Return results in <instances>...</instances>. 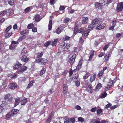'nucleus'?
<instances>
[{"label":"nucleus","mask_w":123,"mask_h":123,"mask_svg":"<svg viewBox=\"0 0 123 123\" xmlns=\"http://www.w3.org/2000/svg\"><path fill=\"white\" fill-rule=\"evenodd\" d=\"M100 119L98 118L91 119L90 123H108L107 121L105 120H102L101 122L100 121Z\"/></svg>","instance_id":"nucleus-4"},{"label":"nucleus","mask_w":123,"mask_h":123,"mask_svg":"<svg viewBox=\"0 0 123 123\" xmlns=\"http://www.w3.org/2000/svg\"><path fill=\"white\" fill-rule=\"evenodd\" d=\"M43 55V53L42 52L38 53L37 54V57L38 58H40Z\"/></svg>","instance_id":"nucleus-41"},{"label":"nucleus","mask_w":123,"mask_h":123,"mask_svg":"<svg viewBox=\"0 0 123 123\" xmlns=\"http://www.w3.org/2000/svg\"><path fill=\"white\" fill-rule=\"evenodd\" d=\"M94 27V25L92 24H91L89 25L88 29H87L85 28H82L79 30L78 25L76 23L75 24V26L74 28V33L75 35L78 32L81 33L82 34V35L83 36L86 37L87 36L88 33H89L90 30L92 29Z\"/></svg>","instance_id":"nucleus-1"},{"label":"nucleus","mask_w":123,"mask_h":123,"mask_svg":"<svg viewBox=\"0 0 123 123\" xmlns=\"http://www.w3.org/2000/svg\"><path fill=\"white\" fill-rule=\"evenodd\" d=\"M27 99L24 98L21 102V104L22 105H24L27 102Z\"/></svg>","instance_id":"nucleus-24"},{"label":"nucleus","mask_w":123,"mask_h":123,"mask_svg":"<svg viewBox=\"0 0 123 123\" xmlns=\"http://www.w3.org/2000/svg\"><path fill=\"white\" fill-rule=\"evenodd\" d=\"M6 13V12L5 11H3L0 12V17L4 16Z\"/></svg>","instance_id":"nucleus-40"},{"label":"nucleus","mask_w":123,"mask_h":123,"mask_svg":"<svg viewBox=\"0 0 123 123\" xmlns=\"http://www.w3.org/2000/svg\"><path fill=\"white\" fill-rule=\"evenodd\" d=\"M19 111V110L18 109H14L11 112L12 113V116H14V115L17 114Z\"/></svg>","instance_id":"nucleus-22"},{"label":"nucleus","mask_w":123,"mask_h":123,"mask_svg":"<svg viewBox=\"0 0 123 123\" xmlns=\"http://www.w3.org/2000/svg\"><path fill=\"white\" fill-rule=\"evenodd\" d=\"M17 76L16 74H11V78H15L17 77Z\"/></svg>","instance_id":"nucleus-56"},{"label":"nucleus","mask_w":123,"mask_h":123,"mask_svg":"<svg viewBox=\"0 0 123 123\" xmlns=\"http://www.w3.org/2000/svg\"><path fill=\"white\" fill-rule=\"evenodd\" d=\"M22 66V65L21 64L18 63H17L16 64H15L14 65V67L15 68H19L20 67H21Z\"/></svg>","instance_id":"nucleus-30"},{"label":"nucleus","mask_w":123,"mask_h":123,"mask_svg":"<svg viewBox=\"0 0 123 123\" xmlns=\"http://www.w3.org/2000/svg\"><path fill=\"white\" fill-rule=\"evenodd\" d=\"M79 77V75L78 74H75L74 76L73 77V80H74V79H76V80H78Z\"/></svg>","instance_id":"nucleus-45"},{"label":"nucleus","mask_w":123,"mask_h":123,"mask_svg":"<svg viewBox=\"0 0 123 123\" xmlns=\"http://www.w3.org/2000/svg\"><path fill=\"white\" fill-rule=\"evenodd\" d=\"M20 98H16L15 99L14 104V106H16L18 105L20 102Z\"/></svg>","instance_id":"nucleus-15"},{"label":"nucleus","mask_w":123,"mask_h":123,"mask_svg":"<svg viewBox=\"0 0 123 123\" xmlns=\"http://www.w3.org/2000/svg\"><path fill=\"white\" fill-rule=\"evenodd\" d=\"M20 59L22 62H26L29 60V58H27L24 55Z\"/></svg>","instance_id":"nucleus-13"},{"label":"nucleus","mask_w":123,"mask_h":123,"mask_svg":"<svg viewBox=\"0 0 123 123\" xmlns=\"http://www.w3.org/2000/svg\"><path fill=\"white\" fill-rule=\"evenodd\" d=\"M46 71V69L45 68H43V69L41 70L40 72L41 74L42 75L43 74H44Z\"/></svg>","instance_id":"nucleus-50"},{"label":"nucleus","mask_w":123,"mask_h":123,"mask_svg":"<svg viewBox=\"0 0 123 123\" xmlns=\"http://www.w3.org/2000/svg\"><path fill=\"white\" fill-rule=\"evenodd\" d=\"M3 109V105L1 104L0 105V113L1 112L2 110Z\"/></svg>","instance_id":"nucleus-60"},{"label":"nucleus","mask_w":123,"mask_h":123,"mask_svg":"<svg viewBox=\"0 0 123 123\" xmlns=\"http://www.w3.org/2000/svg\"><path fill=\"white\" fill-rule=\"evenodd\" d=\"M70 39V37L68 36H66L65 37H64L63 39L65 41H67L68 40Z\"/></svg>","instance_id":"nucleus-49"},{"label":"nucleus","mask_w":123,"mask_h":123,"mask_svg":"<svg viewBox=\"0 0 123 123\" xmlns=\"http://www.w3.org/2000/svg\"><path fill=\"white\" fill-rule=\"evenodd\" d=\"M89 82L87 81L86 82L85 85H87L86 86V90L89 93H92L93 91V89L92 87L91 84H90Z\"/></svg>","instance_id":"nucleus-3"},{"label":"nucleus","mask_w":123,"mask_h":123,"mask_svg":"<svg viewBox=\"0 0 123 123\" xmlns=\"http://www.w3.org/2000/svg\"><path fill=\"white\" fill-rule=\"evenodd\" d=\"M16 46V44H12L10 45L9 46L10 49L11 50H13Z\"/></svg>","instance_id":"nucleus-32"},{"label":"nucleus","mask_w":123,"mask_h":123,"mask_svg":"<svg viewBox=\"0 0 123 123\" xmlns=\"http://www.w3.org/2000/svg\"><path fill=\"white\" fill-rule=\"evenodd\" d=\"M107 94L106 92H104L101 94L99 98H103L107 96Z\"/></svg>","instance_id":"nucleus-18"},{"label":"nucleus","mask_w":123,"mask_h":123,"mask_svg":"<svg viewBox=\"0 0 123 123\" xmlns=\"http://www.w3.org/2000/svg\"><path fill=\"white\" fill-rule=\"evenodd\" d=\"M70 46V45L69 44L63 43L62 45L59 46L58 49L61 51L62 50L66 51L68 49Z\"/></svg>","instance_id":"nucleus-2"},{"label":"nucleus","mask_w":123,"mask_h":123,"mask_svg":"<svg viewBox=\"0 0 123 123\" xmlns=\"http://www.w3.org/2000/svg\"><path fill=\"white\" fill-rule=\"evenodd\" d=\"M69 76H71L73 74V72L72 70V69H71L69 70Z\"/></svg>","instance_id":"nucleus-58"},{"label":"nucleus","mask_w":123,"mask_h":123,"mask_svg":"<svg viewBox=\"0 0 123 123\" xmlns=\"http://www.w3.org/2000/svg\"><path fill=\"white\" fill-rule=\"evenodd\" d=\"M90 74L89 73H87L83 76V78L84 79H86L88 78V76L90 75Z\"/></svg>","instance_id":"nucleus-44"},{"label":"nucleus","mask_w":123,"mask_h":123,"mask_svg":"<svg viewBox=\"0 0 123 123\" xmlns=\"http://www.w3.org/2000/svg\"><path fill=\"white\" fill-rule=\"evenodd\" d=\"M80 43H83L84 42L83 39L82 38V37H80L79 40Z\"/></svg>","instance_id":"nucleus-62"},{"label":"nucleus","mask_w":123,"mask_h":123,"mask_svg":"<svg viewBox=\"0 0 123 123\" xmlns=\"http://www.w3.org/2000/svg\"><path fill=\"white\" fill-rule=\"evenodd\" d=\"M32 31L33 32H35L37 31V29L36 27H34L32 29Z\"/></svg>","instance_id":"nucleus-63"},{"label":"nucleus","mask_w":123,"mask_h":123,"mask_svg":"<svg viewBox=\"0 0 123 123\" xmlns=\"http://www.w3.org/2000/svg\"><path fill=\"white\" fill-rule=\"evenodd\" d=\"M116 21L115 20H113L112 21V26L109 28L110 30H112L114 29L116 25Z\"/></svg>","instance_id":"nucleus-17"},{"label":"nucleus","mask_w":123,"mask_h":123,"mask_svg":"<svg viewBox=\"0 0 123 123\" xmlns=\"http://www.w3.org/2000/svg\"><path fill=\"white\" fill-rule=\"evenodd\" d=\"M102 112V110L101 109H99L97 111V114L99 115Z\"/></svg>","instance_id":"nucleus-47"},{"label":"nucleus","mask_w":123,"mask_h":123,"mask_svg":"<svg viewBox=\"0 0 123 123\" xmlns=\"http://www.w3.org/2000/svg\"><path fill=\"white\" fill-rule=\"evenodd\" d=\"M51 41H48L45 43L44 45V47H48L51 44Z\"/></svg>","instance_id":"nucleus-33"},{"label":"nucleus","mask_w":123,"mask_h":123,"mask_svg":"<svg viewBox=\"0 0 123 123\" xmlns=\"http://www.w3.org/2000/svg\"><path fill=\"white\" fill-rule=\"evenodd\" d=\"M75 119L73 118H71L69 120V123H74L75 122Z\"/></svg>","instance_id":"nucleus-39"},{"label":"nucleus","mask_w":123,"mask_h":123,"mask_svg":"<svg viewBox=\"0 0 123 123\" xmlns=\"http://www.w3.org/2000/svg\"><path fill=\"white\" fill-rule=\"evenodd\" d=\"M69 20V19L68 18H66L64 19V21L65 23L68 22Z\"/></svg>","instance_id":"nucleus-55"},{"label":"nucleus","mask_w":123,"mask_h":123,"mask_svg":"<svg viewBox=\"0 0 123 123\" xmlns=\"http://www.w3.org/2000/svg\"><path fill=\"white\" fill-rule=\"evenodd\" d=\"M34 27L33 24L32 23L29 24L27 26V28L28 29H31Z\"/></svg>","instance_id":"nucleus-42"},{"label":"nucleus","mask_w":123,"mask_h":123,"mask_svg":"<svg viewBox=\"0 0 123 123\" xmlns=\"http://www.w3.org/2000/svg\"><path fill=\"white\" fill-rule=\"evenodd\" d=\"M105 4H103L102 3H100L97 2L95 3V6L97 9H101L102 8V6H104Z\"/></svg>","instance_id":"nucleus-7"},{"label":"nucleus","mask_w":123,"mask_h":123,"mask_svg":"<svg viewBox=\"0 0 123 123\" xmlns=\"http://www.w3.org/2000/svg\"><path fill=\"white\" fill-rule=\"evenodd\" d=\"M102 85L101 84L99 83L96 86L95 90L96 91H98V90L100 89L102 87Z\"/></svg>","instance_id":"nucleus-25"},{"label":"nucleus","mask_w":123,"mask_h":123,"mask_svg":"<svg viewBox=\"0 0 123 123\" xmlns=\"http://www.w3.org/2000/svg\"><path fill=\"white\" fill-rule=\"evenodd\" d=\"M16 0H8L9 4L11 6L13 5Z\"/></svg>","instance_id":"nucleus-34"},{"label":"nucleus","mask_w":123,"mask_h":123,"mask_svg":"<svg viewBox=\"0 0 123 123\" xmlns=\"http://www.w3.org/2000/svg\"><path fill=\"white\" fill-rule=\"evenodd\" d=\"M123 9V3L119 2L117 5L116 10L117 12L121 11Z\"/></svg>","instance_id":"nucleus-5"},{"label":"nucleus","mask_w":123,"mask_h":123,"mask_svg":"<svg viewBox=\"0 0 123 123\" xmlns=\"http://www.w3.org/2000/svg\"><path fill=\"white\" fill-rule=\"evenodd\" d=\"M12 28L11 25L9 26L6 28L5 31V32H8Z\"/></svg>","instance_id":"nucleus-43"},{"label":"nucleus","mask_w":123,"mask_h":123,"mask_svg":"<svg viewBox=\"0 0 123 123\" xmlns=\"http://www.w3.org/2000/svg\"><path fill=\"white\" fill-rule=\"evenodd\" d=\"M65 9V7L64 6H60L59 8L60 10L61 11L64 10Z\"/></svg>","instance_id":"nucleus-57"},{"label":"nucleus","mask_w":123,"mask_h":123,"mask_svg":"<svg viewBox=\"0 0 123 123\" xmlns=\"http://www.w3.org/2000/svg\"><path fill=\"white\" fill-rule=\"evenodd\" d=\"M78 120L79 121L82 122L84 121V119L82 117H80L78 118Z\"/></svg>","instance_id":"nucleus-48"},{"label":"nucleus","mask_w":123,"mask_h":123,"mask_svg":"<svg viewBox=\"0 0 123 123\" xmlns=\"http://www.w3.org/2000/svg\"><path fill=\"white\" fill-rule=\"evenodd\" d=\"M118 107V105H113V106H112L110 108L112 110H113V109H115L117 107Z\"/></svg>","instance_id":"nucleus-54"},{"label":"nucleus","mask_w":123,"mask_h":123,"mask_svg":"<svg viewBox=\"0 0 123 123\" xmlns=\"http://www.w3.org/2000/svg\"><path fill=\"white\" fill-rule=\"evenodd\" d=\"M34 83V81H31L28 84L27 88H30L33 85V84Z\"/></svg>","instance_id":"nucleus-36"},{"label":"nucleus","mask_w":123,"mask_h":123,"mask_svg":"<svg viewBox=\"0 0 123 123\" xmlns=\"http://www.w3.org/2000/svg\"><path fill=\"white\" fill-rule=\"evenodd\" d=\"M92 23L93 25H95L98 23H100L99 20L97 18H95L92 21Z\"/></svg>","instance_id":"nucleus-20"},{"label":"nucleus","mask_w":123,"mask_h":123,"mask_svg":"<svg viewBox=\"0 0 123 123\" xmlns=\"http://www.w3.org/2000/svg\"><path fill=\"white\" fill-rule=\"evenodd\" d=\"M95 75V74H93L91 75L90 79V82L92 83L95 80L96 78Z\"/></svg>","instance_id":"nucleus-21"},{"label":"nucleus","mask_w":123,"mask_h":123,"mask_svg":"<svg viewBox=\"0 0 123 123\" xmlns=\"http://www.w3.org/2000/svg\"><path fill=\"white\" fill-rule=\"evenodd\" d=\"M111 104H109L107 105H106L105 106V109H106L107 108H108V107H109L110 106H111Z\"/></svg>","instance_id":"nucleus-59"},{"label":"nucleus","mask_w":123,"mask_h":123,"mask_svg":"<svg viewBox=\"0 0 123 123\" xmlns=\"http://www.w3.org/2000/svg\"><path fill=\"white\" fill-rule=\"evenodd\" d=\"M90 55L88 59V60L89 61H91V60L92 59V58L94 54V51L93 50H91L90 51Z\"/></svg>","instance_id":"nucleus-23"},{"label":"nucleus","mask_w":123,"mask_h":123,"mask_svg":"<svg viewBox=\"0 0 123 123\" xmlns=\"http://www.w3.org/2000/svg\"><path fill=\"white\" fill-rule=\"evenodd\" d=\"M113 81L111 80H110L107 84V86H109V87L110 88L113 85Z\"/></svg>","instance_id":"nucleus-27"},{"label":"nucleus","mask_w":123,"mask_h":123,"mask_svg":"<svg viewBox=\"0 0 123 123\" xmlns=\"http://www.w3.org/2000/svg\"><path fill=\"white\" fill-rule=\"evenodd\" d=\"M62 27L61 26H60L58 27L56 29L55 31V32L56 33L59 34L62 32Z\"/></svg>","instance_id":"nucleus-19"},{"label":"nucleus","mask_w":123,"mask_h":123,"mask_svg":"<svg viewBox=\"0 0 123 123\" xmlns=\"http://www.w3.org/2000/svg\"><path fill=\"white\" fill-rule=\"evenodd\" d=\"M32 9V7H29L26 8L25 10V12L26 13L30 12Z\"/></svg>","instance_id":"nucleus-28"},{"label":"nucleus","mask_w":123,"mask_h":123,"mask_svg":"<svg viewBox=\"0 0 123 123\" xmlns=\"http://www.w3.org/2000/svg\"><path fill=\"white\" fill-rule=\"evenodd\" d=\"M12 34V33L11 32H9L8 33H7L6 34H5V36L7 38L9 37H10Z\"/></svg>","instance_id":"nucleus-38"},{"label":"nucleus","mask_w":123,"mask_h":123,"mask_svg":"<svg viewBox=\"0 0 123 123\" xmlns=\"http://www.w3.org/2000/svg\"><path fill=\"white\" fill-rule=\"evenodd\" d=\"M12 113L11 112H10L9 113L7 114L6 116V118L7 119L8 118H9L10 117H12L13 116H12Z\"/></svg>","instance_id":"nucleus-37"},{"label":"nucleus","mask_w":123,"mask_h":123,"mask_svg":"<svg viewBox=\"0 0 123 123\" xmlns=\"http://www.w3.org/2000/svg\"><path fill=\"white\" fill-rule=\"evenodd\" d=\"M27 68V67L26 66L22 67L20 70L17 71V73L18 74L21 73L25 71Z\"/></svg>","instance_id":"nucleus-12"},{"label":"nucleus","mask_w":123,"mask_h":123,"mask_svg":"<svg viewBox=\"0 0 123 123\" xmlns=\"http://www.w3.org/2000/svg\"><path fill=\"white\" fill-rule=\"evenodd\" d=\"M75 55L73 54L72 57L71 58L69 61V62L71 65H73L74 64L75 61Z\"/></svg>","instance_id":"nucleus-9"},{"label":"nucleus","mask_w":123,"mask_h":123,"mask_svg":"<svg viewBox=\"0 0 123 123\" xmlns=\"http://www.w3.org/2000/svg\"><path fill=\"white\" fill-rule=\"evenodd\" d=\"M82 61L81 60L79 61L78 65L77 66L76 69L78 70H79L81 68V65L82 64Z\"/></svg>","instance_id":"nucleus-16"},{"label":"nucleus","mask_w":123,"mask_h":123,"mask_svg":"<svg viewBox=\"0 0 123 123\" xmlns=\"http://www.w3.org/2000/svg\"><path fill=\"white\" fill-rule=\"evenodd\" d=\"M42 18L40 15L37 14L34 17V19L35 22H39Z\"/></svg>","instance_id":"nucleus-10"},{"label":"nucleus","mask_w":123,"mask_h":123,"mask_svg":"<svg viewBox=\"0 0 123 123\" xmlns=\"http://www.w3.org/2000/svg\"><path fill=\"white\" fill-rule=\"evenodd\" d=\"M97 26L96 29L98 30H100L103 29L105 26V24L104 23H99Z\"/></svg>","instance_id":"nucleus-8"},{"label":"nucleus","mask_w":123,"mask_h":123,"mask_svg":"<svg viewBox=\"0 0 123 123\" xmlns=\"http://www.w3.org/2000/svg\"><path fill=\"white\" fill-rule=\"evenodd\" d=\"M5 12H6V13L7 15H9L10 14V11L9 9H7Z\"/></svg>","instance_id":"nucleus-53"},{"label":"nucleus","mask_w":123,"mask_h":123,"mask_svg":"<svg viewBox=\"0 0 123 123\" xmlns=\"http://www.w3.org/2000/svg\"><path fill=\"white\" fill-rule=\"evenodd\" d=\"M97 110V108L96 107H94L92 108L91 110V111L92 112H94Z\"/></svg>","instance_id":"nucleus-52"},{"label":"nucleus","mask_w":123,"mask_h":123,"mask_svg":"<svg viewBox=\"0 0 123 123\" xmlns=\"http://www.w3.org/2000/svg\"><path fill=\"white\" fill-rule=\"evenodd\" d=\"M53 89H51L49 90V91L48 92V93L49 94H50L52 93L53 92L52 91Z\"/></svg>","instance_id":"nucleus-61"},{"label":"nucleus","mask_w":123,"mask_h":123,"mask_svg":"<svg viewBox=\"0 0 123 123\" xmlns=\"http://www.w3.org/2000/svg\"><path fill=\"white\" fill-rule=\"evenodd\" d=\"M88 22V18L87 17H83L82 18V23L83 24H86Z\"/></svg>","instance_id":"nucleus-11"},{"label":"nucleus","mask_w":123,"mask_h":123,"mask_svg":"<svg viewBox=\"0 0 123 123\" xmlns=\"http://www.w3.org/2000/svg\"><path fill=\"white\" fill-rule=\"evenodd\" d=\"M36 61L37 63L41 64H44L47 62V60L44 58L37 59Z\"/></svg>","instance_id":"nucleus-6"},{"label":"nucleus","mask_w":123,"mask_h":123,"mask_svg":"<svg viewBox=\"0 0 123 123\" xmlns=\"http://www.w3.org/2000/svg\"><path fill=\"white\" fill-rule=\"evenodd\" d=\"M52 20H50L49 22V25L48 26V29L49 31L51 30L52 28Z\"/></svg>","instance_id":"nucleus-29"},{"label":"nucleus","mask_w":123,"mask_h":123,"mask_svg":"<svg viewBox=\"0 0 123 123\" xmlns=\"http://www.w3.org/2000/svg\"><path fill=\"white\" fill-rule=\"evenodd\" d=\"M29 33V31L28 30H23L20 32V34L21 35H24L25 34H27Z\"/></svg>","instance_id":"nucleus-26"},{"label":"nucleus","mask_w":123,"mask_h":123,"mask_svg":"<svg viewBox=\"0 0 123 123\" xmlns=\"http://www.w3.org/2000/svg\"><path fill=\"white\" fill-rule=\"evenodd\" d=\"M109 44H107L103 48V49L104 50H106L109 47Z\"/></svg>","instance_id":"nucleus-46"},{"label":"nucleus","mask_w":123,"mask_h":123,"mask_svg":"<svg viewBox=\"0 0 123 123\" xmlns=\"http://www.w3.org/2000/svg\"><path fill=\"white\" fill-rule=\"evenodd\" d=\"M80 84V82L78 80L76 81L75 82V85L77 86H79Z\"/></svg>","instance_id":"nucleus-51"},{"label":"nucleus","mask_w":123,"mask_h":123,"mask_svg":"<svg viewBox=\"0 0 123 123\" xmlns=\"http://www.w3.org/2000/svg\"><path fill=\"white\" fill-rule=\"evenodd\" d=\"M9 87L12 89H13L17 87V85L15 83H11L9 85Z\"/></svg>","instance_id":"nucleus-14"},{"label":"nucleus","mask_w":123,"mask_h":123,"mask_svg":"<svg viewBox=\"0 0 123 123\" xmlns=\"http://www.w3.org/2000/svg\"><path fill=\"white\" fill-rule=\"evenodd\" d=\"M75 107V109L78 110H80L81 109V108L80 107L79 105H76V106Z\"/></svg>","instance_id":"nucleus-64"},{"label":"nucleus","mask_w":123,"mask_h":123,"mask_svg":"<svg viewBox=\"0 0 123 123\" xmlns=\"http://www.w3.org/2000/svg\"><path fill=\"white\" fill-rule=\"evenodd\" d=\"M109 53H107L104 57V58L105 59V60L107 61L109 59Z\"/></svg>","instance_id":"nucleus-35"},{"label":"nucleus","mask_w":123,"mask_h":123,"mask_svg":"<svg viewBox=\"0 0 123 123\" xmlns=\"http://www.w3.org/2000/svg\"><path fill=\"white\" fill-rule=\"evenodd\" d=\"M58 40V39L57 38L55 39V40L52 42L51 43V45L52 46H54L56 45Z\"/></svg>","instance_id":"nucleus-31"}]
</instances>
